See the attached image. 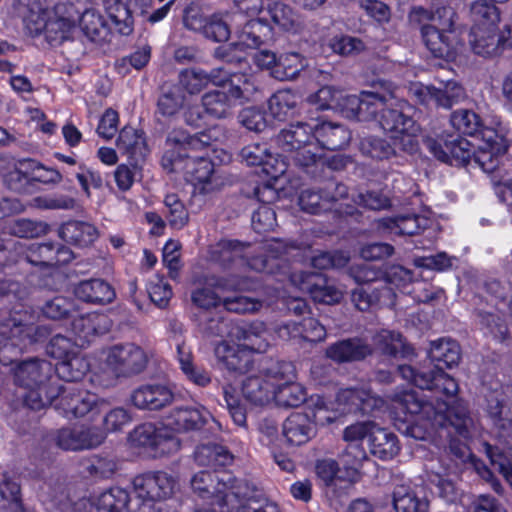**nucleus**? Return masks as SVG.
<instances>
[{"instance_id": "nucleus-27", "label": "nucleus", "mask_w": 512, "mask_h": 512, "mask_svg": "<svg viewBox=\"0 0 512 512\" xmlns=\"http://www.w3.org/2000/svg\"><path fill=\"white\" fill-rule=\"evenodd\" d=\"M110 326V320L106 315L95 312L79 316L72 322V330L79 346L89 344L97 336L105 334Z\"/></svg>"}, {"instance_id": "nucleus-24", "label": "nucleus", "mask_w": 512, "mask_h": 512, "mask_svg": "<svg viewBox=\"0 0 512 512\" xmlns=\"http://www.w3.org/2000/svg\"><path fill=\"white\" fill-rule=\"evenodd\" d=\"M17 12L27 32L36 37L45 31L53 15V8L48 9L41 0H17Z\"/></svg>"}, {"instance_id": "nucleus-7", "label": "nucleus", "mask_w": 512, "mask_h": 512, "mask_svg": "<svg viewBox=\"0 0 512 512\" xmlns=\"http://www.w3.org/2000/svg\"><path fill=\"white\" fill-rule=\"evenodd\" d=\"M382 405L383 400L369 390L352 388L340 390L334 400L314 395L308 402V406L313 412L314 421L321 425L332 423L346 413L356 411L370 413L381 408Z\"/></svg>"}, {"instance_id": "nucleus-31", "label": "nucleus", "mask_w": 512, "mask_h": 512, "mask_svg": "<svg viewBox=\"0 0 512 512\" xmlns=\"http://www.w3.org/2000/svg\"><path fill=\"white\" fill-rule=\"evenodd\" d=\"M282 433L291 445H303L315 434L314 423L304 413H293L283 423Z\"/></svg>"}, {"instance_id": "nucleus-36", "label": "nucleus", "mask_w": 512, "mask_h": 512, "mask_svg": "<svg viewBox=\"0 0 512 512\" xmlns=\"http://www.w3.org/2000/svg\"><path fill=\"white\" fill-rule=\"evenodd\" d=\"M59 237L67 243L87 247L98 237L95 226L83 221H69L59 228Z\"/></svg>"}, {"instance_id": "nucleus-48", "label": "nucleus", "mask_w": 512, "mask_h": 512, "mask_svg": "<svg viewBox=\"0 0 512 512\" xmlns=\"http://www.w3.org/2000/svg\"><path fill=\"white\" fill-rule=\"evenodd\" d=\"M306 66L305 59L298 53H286L278 58L272 76L279 80L294 79Z\"/></svg>"}, {"instance_id": "nucleus-54", "label": "nucleus", "mask_w": 512, "mask_h": 512, "mask_svg": "<svg viewBox=\"0 0 512 512\" xmlns=\"http://www.w3.org/2000/svg\"><path fill=\"white\" fill-rule=\"evenodd\" d=\"M227 489H229V493L226 492V505L231 503L232 498H234L239 502L236 511L243 505L248 504L252 499H262L255 488L243 479H234L230 482L229 486L226 485Z\"/></svg>"}, {"instance_id": "nucleus-61", "label": "nucleus", "mask_w": 512, "mask_h": 512, "mask_svg": "<svg viewBox=\"0 0 512 512\" xmlns=\"http://www.w3.org/2000/svg\"><path fill=\"white\" fill-rule=\"evenodd\" d=\"M360 150L363 154L376 159L389 158L394 154V148L385 140L377 137H364L360 141Z\"/></svg>"}, {"instance_id": "nucleus-20", "label": "nucleus", "mask_w": 512, "mask_h": 512, "mask_svg": "<svg viewBox=\"0 0 512 512\" xmlns=\"http://www.w3.org/2000/svg\"><path fill=\"white\" fill-rule=\"evenodd\" d=\"M130 401L140 410L156 411L170 405L174 401V393L165 384L147 383L132 391Z\"/></svg>"}, {"instance_id": "nucleus-58", "label": "nucleus", "mask_w": 512, "mask_h": 512, "mask_svg": "<svg viewBox=\"0 0 512 512\" xmlns=\"http://www.w3.org/2000/svg\"><path fill=\"white\" fill-rule=\"evenodd\" d=\"M103 5L113 24L122 34H129L131 27L128 22L129 11L123 4L122 0H102Z\"/></svg>"}, {"instance_id": "nucleus-33", "label": "nucleus", "mask_w": 512, "mask_h": 512, "mask_svg": "<svg viewBox=\"0 0 512 512\" xmlns=\"http://www.w3.org/2000/svg\"><path fill=\"white\" fill-rule=\"evenodd\" d=\"M371 348L361 339L354 338L343 340L329 346L326 355L333 361L342 363L357 361L371 354Z\"/></svg>"}, {"instance_id": "nucleus-1", "label": "nucleus", "mask_w": 512, "mask_h": 512, "mask_svg": "<svg viewBox=\"0 0 512 512\" xmlns=\"http://www.w3.org/2000/svg\"><path fill=\"white\" fill-rule=\"evenodd\" d=\"M398 371L403 379L438 395L435 403L413 390L398 391L391 396L394 420L402 434L426 441L439 428L451 426L463 440L471 436L473 422L465 403L457 398L459 385L452 376L440 368L425 372L402 365Z\"/></svg>"}, {"instance_id": "nucleus-49", "label": "nucleus", "mask_w": 512, "mask_h": 512, "mask_svg": "<svg viewBox=\"0 0 512 512\" xmlns=\"http://www.w3.org/2000/svg\"><path fill=\"white\" fill-rule=\"evenodd\" d=\"M415 13L420 16L421 19L432 21L434 26L442 31H449L453 34V26L455 23V12L453 8L449 6H435L431 10H425L423 8L415 9Z\"/></svg>"}, {"instance_id": "nucleus-16", "label": "nucleus", "mask_w": 512, "mask_h": 512, "mask_svg": "<svg viewBox=\"0 0 512 512\" xmlns=\"http://www.w3.org/2000/svg\"><path fill=\"white\" fill-rule=\"evenodd\" d=\"M296 250L298 248L293 245H288L282 240L272 239L265 242L261 247V253L249 258L247 264L258 272L275 274L278 270H283V273L286 274L288 266L284 256L295 257L297 254L294 251Z\"/></svg>"}, {"instance_id": "nucleus-15", "label": "nucleus", "mask_w": 512, "mask_h": 512, "mask_svg": "<svg viewBox=\"0 0 512 512\" xmlns=\"http://www.w3.org/2000/svg\"><path fill=\"white\" fill-rule=\"evenodd\" d=\"M289 282L300 291L308 293L315 302L319 303L335 304L344 295L343 288L336 287L318 273L293 272L289 275Z\"/></svg>"}, {"instance_id": "nucleus-62", "label": "nucleus", "mask_w": 512, "mask_h": 512, "mask_svg": "<svg viewBox=\"0 0 512 512\" xmlns=\"http://www.w3.org/2000/svg\"><path fill=\"white\" fill-rule=\"evenodd\" d=\"M486 410L489 416L493 419L496 425L503 429H507L511 426L510 419L504 414V405L502 399V393L495 390L486 396Z\"/></svg>"}, {"instance_id": "nucleus-57", "label": "nucleus", "mask_w": 512, "mask_h": 512, "mask_svg": "<svg viewBox=\"0 0 512 512\" xmlns=\"http://www.w3.org/2000/svg\"><path fill=\"white\" fill-rule=\"evenodd\" d=\"M164 204L168 209L169 224L175 229H182L189 221V214L176 194H167Z\"/></svg>"}, {"instance_id": "nucleus-47", "label": "nucleus", "mask_w": 512, "mask_h": 512, "mask_svg": "<svg viewBox=\"0 0 512 512\" xmlns=\"http://www.w3.org/2000/svg\"><path fill=\"white\" fill-rule=\"evenodd\" d=\"M297 95L291 90H279L269 99V111L273 118L283 121L294 114Z\"/></svg>"}, {"instance_id": "nucleus-13", "label": "nucleus", "mask_w": 512, "mask_h": 512, "mask_svg": "<svg viewBox=\"0 0 512 512\" xmlns=\"http://www.w3.org/2000/svg\"><path fill=\"white\" fill-rule=\"evenodd\" d=\"M229 334L230 337L239 341L238 347H241L236 354L231 353L232 349L226 346V368L232 370H246L250 362L249 353L246 351L264 352L268 345L264 337L265 328L262 323L236 326Z\"/></svg>"}, {"instance_id": "nucleus-51", "label": "nucleus", "mask_w": 512, "mask_h": 512, "mask_svg": "<svg viewBox=\"0 0 512 512\" xmlns=\"http://www.w3.org/2000/svg\"><path fill=\"white\" fill-rule=\"evenodd\" d=\"M393 505L396 512H426L427 510V503L419 500L413 491L405 485L395 488Z\"/></svg>"}, {"instance_id": "nucleus-2", "label": "nucleus", "mask_w": 512, "mask_h": 512, "mask_svg": "<svg viewBox=\"0 0 512 512\" xmlns=\"http://www.w3.org/2000/svg\"><path fill=\"white\" fill-rule=\"evenodd\" d=\"M379 85L382 92L363 91L360 95L346 96L340 94L335 109L349 119H377L381 128L391 134L396 147L409 153L416 151L420 128L411 117L404 114L408 104L396 99L390 83L379 82Z\"/></svg>"}, {"instance_id": "nucleus-14", "label": "nucleus", "mask_w": 512, "mask_h": 512, "mask_svg": "<svg viewBox=\"0 0 512 512\" xmlns=\"http://www.w3.org/2000/svg\"><path fill=\"white\" fill-rule=\"evenodd\" d=\"M105 363L117 377H131L146 369L148 356L134 343L115 344L108 348Z\"/></svg>"}, {"instance_id": "nucleus-45", "label": "nucleus", "mask_w": 512, "mask_h": 512, "mask_svg": "<svg viewBox=\"0 0 512 512\" xmlns=\"http://www.w3.org/2000/svg\"><path fill=\"white\" fill-rule=\"evenodd\" d=\"M432 221L424 215L402 216L396 219L383 220V224L391 233L414 235L430 226Z\"/></svg>"}, {"instance_id": "nucleus-35", "label": "nucleus", "mask_w": 512, "mask_h": 512, "mask_svg": "<svg viewBox=\"0 0 512 512\" xmlns=\"http://www.w3.org/2000/svg\"><path fill=\"white\" fill-rule=\"evenodd\" d=\"M74 292L80 300L94 304L110 303L115 298L112 286L102 279L82 281L76 286Z\"/></svg>"}, {"instance_id": "nucleus-56", "label": "nucleus", "mask_w": 512, "mask_h": 512, "mask_svg": "<svg viewBox=\"0 0 512 512\" xmlns=\"http://www.w3.org/2000/svg\"><path fill=\"white\" fill-rule=\"evenodd\" d=\"M147 292L151 301L159 308L166 307L172 297L171 286L158 274L148 281Z\"/></svg>"}, {"instance_id": "nucleus-44", "label": "nucleus", "mask_w": 512, "mask_h": 512, "mask_svg": "<svg viewBox=\"0 0 512 512\" xmlns=\"http://www.w3.org/2000/svg\"><path fill=\"white\" fill-rule=\"evenodd\" d=\"M346 448L339 454V464L345 469L347 477L352 480L367 458V453L362 445L363 440H344Z\"/></svg>"}, {"instance_id": "nucleus-5", "label": "nucleus", "mask_w": 512, "mask_h": 512, "mask_svg": "<svg viewBox=\"0 0 512 512\" xmlns=\"http://www.w3.org/2000/svg\"><path fill=\"white\" fill-rule=\"evenodd\" d=\"M204 408H175L162 423H146L134 431L135 440L142 446H149L161 454H171L180 449L175 433L201 429L210 417Z\"/></svg>"}, {"instance_id": "nucleus-3", "label": "nucleus", "mask_w": 512, "mask_h": 512, "mask_svg": "<svg viewBox=\"0 0 512 512\" xmlns=\"http://www.w3.org/2000/svg\"><path fill=\"white\" fill-rule=\"evenodd\" d=\"M452 127L459 133L477 136L479 144L474 159L486 173H493L502 163L509 147L510 129L496 115L481 119L470 109H457L450 116Z\"/></svg>"}, {"instance_id": "nucleus-10", "label": "nucleus", "mask_w": 512, "mask_h": 512, "mask_svg": "<svg viewBox=\"0 0 512 512\" xmlns=\"http://www.w3.org/2000/svg\"><path fill=\"white\" fill-rule=\"evenodd\" d=\"M314 131L315 122L291 123L278 133L275 144L297 165L308 167L319 160V143L315 140Z\"/></svg>"}, {"instance_id": "nucleus-37", "label": "nucleus", "mask_w": 512, "mask_h": 512, "mask_svg": "<svg viewBox=\"0 0 512 512\" xmlns=\"http://www.w3.org/2000/svg\"><path fill=\"white\" fill-rule=\"evenodd\" d=\"M268 13L275 25L283 31L297 33L303 27V22L298 13L282 1L269 2Z\"/></svg>"}, {"instance_id": "nucleus-63", "label": "nucleus", "mask_w": 512, "mask_h": 512, "mask_svg": "<svg viewBox=\"0 0 512 512\" xmlns=\"http://www.w3.org/2000/svg\"><path fill=\"white\" fill-rule=\"evenodd\" d=\"M77 342L73 343L69 338L56 335L49 344L48 353L58 360L63 361L72 355L76 354Z\"/></svg>"}, {"instance_id": "nucleus-46", "label": "nucleus", "mask_w": 512, "mask_h": 512, "mask_svg": "<svg viewBox=\"0 0 512 512\" xmlns=\"http://www.w3.org/2000/svg\"><path fill=\"white\" fill-rule=\"evenodd\" d=\"M177 359L181 371L189 381L201 387L210 383L209 375L194 365L192 353L184 344H177Z\"/></svg>"}, {"instance_id": "nucleus-9", "label": "nucleus", "mask_w": 512, "mask_h": 512, "mask_svg": "<svg viewBox=\"0 0 512 512\" xmlns=\"http://www.w3.org/2000/svg\"><path fill=\"white\" fill-rule=\"evenodd\" d=\"M500 11L492 3L477 0L470 6L469 44L480 56H493L499 51Z\"/></svg>"}, {"instance_id": "nucleus-43", "label": "nucleus", "mask_w": 512, "mask_h": 512, "mask_svg": "<svg viewBox=\"0 0 512 512\" xmlns=\"http://www.w3.org/2000/svg\"><path fill=\"white\" fill-rule=\"evenodd\" d=\"M373 344L382 354L393 357L407 355L410 350L400 333L385 329L374 335Z\"/></svg>"}, {"instance_id": "nucleus-17", "label": "nucleus", "mask_w": 512, "mask_h": 512, "mask_svg": "<svg viewBox=\"0 0 512 512\" xmlns=\"http://www.w3.org/2000/svg\"><path fill=\"white\" fill-rule=\"evenodd\" d=\"M136 501L141 504H153L156 500L166 499L172 495L175 480L165 472H149L133 479Z\"/></svg>"}, {"instance_id": "nucleus-4", "label": "nucleus", "mask_w": 512, "mask_h": 512, "mask_svg": "<svg viewBox=\"0 0 512 512\" xmlns=\"http://www.w3.org/2000/svg\"><path fill=\"white\" fill-rule=\"evenodd\" d=\"M169 149L163 156V166L170 171L184 170L186 180L194 187V194L212 192L214 183V164L204 158H192L188 150H202L211 145V136L207 133L189 135L182 130H173L167 137Z\"/></svg>"}, {"instance_id": "nucleus-12", "label": "nucleus", "mask_w": 512, "mask_h": 512, "mask_svg": "<svg viewBox=\"0 0 512 512\" xmlns=\"http://www.w3.org/2000/svg\"><path fill=\"white\" fill-rule=\"evenodd\" d=\"M58 395L48 405H54L56 410L67 417H84L88 414L96 416L108 406L106 400L87 390L81 389L77 384H58Z\"/></svg>"}, {"instance_id": "nucleus-38", "label": "nucleus", "mask_w": 512, "mask_h": 512, "mask_svg": "<svg viewBox=\"0 0 512 512\" xmlns=\"http://www.w3.org/2000/svg\"><path fill=\"white\" fill-rule=\"evenodd\" d=\"M224 286L221 278L207 276L204 285L192 292V302L202 309L216 307L221 302Z\"/></svg>"}, {"instance_id": "nucleus-23", "label": "nucleus", "mask_w": 512, "mask_h": 512, "mask_svg": "<svg viewBox=\"0 0 512 512\" xmlns=\"http://www.w3.org/2000/svg\"><path fill=\"white\" fill-rule=\"evenodd\" d=\"M74 12V6L70 3H59L53 7V15L43 32L51 45H58L70 39L75 29Z\"/></svg>"}, {"instance_id": "nucleus-50", "label": "nucleus", "mask_w": 512, "mask_h": 512, "mask_svg": "<svg viewBox=\"0 0 512 512\" xmlns=\"http://www.w3.org/2000/svg\"><path fill=\"white\" fill-rule=\"evenodd\" d=\"M0 497L4 501V512H32L24 509L20 499V486L4 474L0 483Z\"/></svg>"}, {"instance_id": "nucleus-30", "label": "nucleus", "mask_w": 512, "mask_h": 512, "mask_svg": "<svg viewBox=\"0 0 512 512\" xmlns=\"http://www.w3.org/2000/svg\"><path fill=\"white\" fill-rule=\"evenodd\" d=\"M278 332L283 339H302L310 342L323 341L326 337L324 326L312 317L304 318L299 323H286Z\"/></svg>"}, {"instance_id": "nucleus-11", "label": "nucleus", "mask_w": 512, "mask_h": 512, "mask_svg": "<svg viewBox=\"0 0 512 512\" xmlns=\"http://www.w3.org/2000/svg\"><path fill=\"white\" fill-rule=\"evenodd\" d=\"M367 440L372 455L382 460L395 457L400 446L397 436L373 421L356 422L343 430V440Z\"/></svg>"}, {"instance_id": "nucleus-8", "label": "nucleus", "mask_w": 512, "mask_h": 512, "mask_svg": "<svg viewBox=\"0 0 512 512\" xmlns=\"http://www.w3.org/2000/svg\"><path fill=\"white\" fill-rule=\"evenodd\" d=\"M50 331L46 326L37 324V316L27 310L14 311L9 319L0 324V361L4 364L12 361V355L26 349L29 345L45 339Z\"/></svg>"}, {"instance_id": "nucleus-18", "label": "nucleus", "mask_w": 512, "mask_h": 512, "mask_svg": "<svg viewBox=\"0 0 512 512\" xmlns=\"http://www.w3.org/2000/svg\"><path fill=\"white\" fill-rule=\"evenodd\" d=\"M409 91L421 103H434L438 107L450 109L465 98L464 88L454 80H448L441 87L425 86L421 83H412Z\"/></svg>"}, {"instance_id": "nucleus-26", "label": "nucleus", "mask_w": 512, "mask_h": 512, "mask_svg": "<svg viewBox=\"0 0 512 512\" xmlns=\"http://www.w3.org/2000/svg\"><path fill=\"white\" fill-rule=\"evenodd\" d=\"M314 134L319 143V159L325 149H343L351 140V133L347 128L329 121H316Z\"/></svg>"}, {"instance_id": "nucleus-21", "label": "nucleus", "mask_w": 512, "mask_h": 512, "mask_svg": "<svg viewBox=\"0 0 512 512\" xmlns=\"http://www.w3.org/2000/svg\"><path fill=\"white\" fill-rule=\"evenodd\" d=\"M184 25L194 31H199L203 36L215 43L221 42L224 37V13L205 12L189 8L185 11Z\"/></svg>"}, {"instance_id": "nucleus-60", "label": "nucleus", "mask_w": 512, "mask_h": 512, "mask_svg": "<svg viewBox=\"0 0 512 512\" xmlns=\"http://www.w3.org/2000/svg\"><path fill=\"white\" fill-rule=\"evenodd\" d=\"M328 46L332 52L341 56L355 55L364 49V44L360 39L345 35H336L330 38Z\"/></svg>"}, {"instance_id": "nucleus-29", "label": "nucleus", "mask_w": 512, "mask_h": 512, "mask_svg": "<svg viewBox=\"0 0 512 512\" xmlns=\"http://www.w3.org/2000/svg\"><path fill=\"white\" fill-rule=\"evenodd\" d=\"M93 505L97 512H137L141 504L131 500L126 490L112 487L95 497Z\"/></svg>"}, {"instance_id": "nucleus-6", "label": "nucleus", "mask_w": 512, "mask_h": 512, "mask_svg": "<svg viewBox=\"0 0 512 512\" xmlns=\"http://www.w3.org/2000/svg\"><path fill=\"white\" fill-rule=\"evenodd\" d=\"M53 366L40 359L21 361L13 368L15 383L24 389L21 395L24 404L32 410L48 405L59 392L58 383L52 380Z\"/></svg>"}, {"instance_id": "nucleus-53", "label": "nucleus", "mask_w": 512, "mask_h": 512, "mask_svg": "<svg viewBox=\"0 0 512 512\" xmlns=\"http://www.w3.org/2000/svg\"><path fill=\"white\" fill-rule=\"evenodd\" d=\"M271 29L262 18L252 19L245 26L240 35L239 45L248 48L259 46L264 37L270 35Z\"/></svg>"}, {"instance_id": "nucleus-40", "label": "nucleus", "mask_w": 512, "mask_h": 512, "mask_svg": "<svg viewBox=\"0 0 512 512\" xmlns=\"http://www.w3.org/2000/svg\"><path fill=\"white\" fill-rule=\"evenodd\" d=\"M116 146L119 151L136 161L146 155L147 148L141 132L133 127H124L117 138Z\"/></svg>"}, {"instance_id": "nucleus-32", "label": "nucleus", "mask_w": 512, "mask_h": 512, "mask_svg": "<svg viewBox=\"0 0 512 512\" xmlns=\"http://www.w3.org/2000/svg\"><path fill=\"white\" fill-rule=\"evenodd\" d=\"M334 186L336 195L331 198L323 196L318 191L307 189L301 192L299 196L300 208L310 214H318L322 211H326L332 208V204L335 201L345 197L347 195V188L343 184H329V188Z\"/></svg>"}, {"instance_id": "nucleus-64", "label": "nucleus", "mask_w": 512, "mask_h": 512, "mask_svg": "<svg viewBox=\"0 0 512 512\" xmlns=\"http://www.w3.org/2000/svg\"><path fill=\"white\" fill-rule=\"evenodd\" d=\"M275 225V212L268 205H260L252 215V227L257 233L270 231Z\"/></svg>"}, {"instance_id": "nucleus-39", "label": "nucleus", "mask_w": 512, "mask_h": 512, "mask_svg": "<svg viewBox=\"0 0 512 512\" xmlns=\"http://www.w3.org/2000/svg\"><path fill=\"white\" fill-rule=\"evenodd\" d=\"M79 26L83 34L91 41L105 40L109 27L104 16L96 9H86L79 18Z\"/></svg>"}, {"instance_id": "nucleus-34", "label": "nucleus", "mask_w": 512, "mask_h": 512, "mask_svg": "<svg viewBox=\"0 0 512 512\" xmlns=\"http://www.w3.org/2000/svg\"><path fill=\"white\" fill-rule=\"evenodd\" d=\"M180 83L188 93L197 94L208 83L222 86L224 75L221 68L213 69L210 73H206L202 69L190 68L180 73Z\"/></svg>"}, {"instance_id": "nucleus-22", "label": "nucleus", "mask_w": 512, "mask_h": 512, "mask_svg": "<svg viewBox=\"0 0 512 512\" xmlns=\"http://www.w3.org/2000/svg\"><path fill=\"white\" fill-rule=\"evenodd\" d=\"M429 147L434 156L442 162L463 165L474 162L478 165L474 159L477 149H473V145L466 138L451 136L444 141V146L441 143L432 142Z\"/></svg>"}, {"instance_id": "nucleus-25", "label": "nucleus", "mask_w": 512, "mask_h": 512, "mask_svg": "<svg viewBox=\"0 0 512 512\" xmlns=\"http://www.w3.org/2000/svg\"><path fill=\"white\" fill-rule=\"evenodd\" d=\"M279 380L276 364L264 375L247 378L242 384V393L252 403L265 405L272 401L273 390Z\"/></svg>"}, {"instance_id": "nucleus-55", "label": "nucleus", "mask_w": 512, "mask_h": 512, "mask_svg": "<svg viewBox=\"0 0 512 512\" xmlns=\"http://www.w3.org/2000/svg\"><path fill=\"white\" fill-rule=\"evenodd\" d=\"M194 459L200 466L221 467L224 461V448L211 442L201 444L194 452Z\"/></svg>"}, {"instance_id": "nucleus-59", "label": "nucleus", "mask_w": 512, "mask_h": 512, "mask_svg": "<svg viewBox=\"0 0 512 512\" xmlns=\"http://www.w3.org/2000/svg\"><path fill=\"white\" fill-rule=\"evenodd\" d=\"M80 435L77 425L67 426L53 433V441L62 450L81 451L83 442L80 440Z\"/></svg>"}, {"instance_id": "nucleus-42", "label": "nucleus", "mask_w": 512, "mask_h": 512, "mask_svg": "<svg viewBox=\"0 0 512 512\" xmlns=\"http://www.w3.org/2000/svg\"><path fill=\"white\" fill-rule=\"evenodd\" d=\"M191 487L200 497H215L219 503L224 500V483L220 482L215 473L202 471L195 474L191 479Z\"/></svg>"}, {"instance_id": "nucleus-52", "label": "nucleus", "mask_w": 512, "mask_h": 512, "mask_svg": "<svg viewBox=\"0 0 512 512\" xmlns=\"http://www.w3.org/2000/svg\"><path fill=\"white\" fill-rule=\"evenodd\" d=\"M55 371L57 375L68 382V384H73L72 382L82 379L88 371V363L81 356L74 354L59 362L56 365Z\"/></svg>"}, {"instance_id": "nucleus-41", "label": "nucleus", "mask_w": 512, "mask_h": 512, "mask_svg": "<svg viewBox=\"0 0 512 512\" xmlns=\"http://www.w3.org/2000/svg\"><path fill=\"white\" fill-rule=\"evenodd\" d=\"M429 357L433 362L443 363L447 368L459 364L461 350L459 344L449 338H441L431 342Z\"/></svg>"}, {"instance_id": "nucleus-28", "label": "nucleus", "mask_w": 512, "mask_h": 512, "mask_svg": "<svg viewBox=\"0 0 512 512\" xmlns=\"http://www.w3.org/2000/svg\"><path fill=\"white\" fill-rule=\"evenodd\" d=\"M422 36L427 48L438 58L454 60L459 51L456 50V35L449 31H442L434 25H425Z\"/></svg>"}, {"instance_id": "nucleus-19", "label": "nucleus", "mask_w": 512, "mask_h": 512, "mask_svg": "<svg viewBox=\"0 0 512 512\" xmlns=\"http://www.w3.org/2000/svg\"><path fill=\"white\" fill-rule=\"evenodd\" d=\"M277 375L280 379L273 390V399L278 406L297 407L307 399L306 389L292 381L294 369L290 363H277Z\"/></svg>"}]
</instances>
